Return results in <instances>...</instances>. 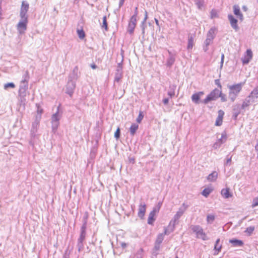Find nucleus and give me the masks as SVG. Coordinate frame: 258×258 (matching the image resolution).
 I'll return each mask as SVG.
<instances>
[{
	"label": "nucleus",
	"mask_w": 258,
	"mask_h": 258,
	"mask_svg": "<svg viewBox=\"0 0 258 258\" xmlns=\"http://www.w3.org/2000/svg\"><path fill=\"white\" fill-rule=\"evenodd\" d=\"M168 52L169 54V57L167 61V66L168 67H170L174 63L175 58L174 57V55L173 54H172L170 51H168Z\"/></svg>",
	"instance_id": "nucleus-23"
},
{
	"label": "nucleus",
	"mask_w": 258,
	"mask_h": 258,
	"mask_svg": "<svg viewBox=\"0 0 258 258\" xmlns=\"http://www.w3.org/2000/svg\"><path fill=\"white\" fill-rule=\"evenodd\" d=\"M41 119V116H36L35 120L32 123V128L31 130V136L32 138H35L39 128V122Z\"/></svg>",
	"instance_id": "nucleus-8"
},
{
	"label": "nucleus",
	"mask_w": 258,
	"mask_h": 258,
	"mask_svg": "<svg viewBox=\"0 0 258 258\" xmlns=\"http://www.w3.org/2000/svg\"><path fill=\"white\" fill-rule=\"evenodd\" d=\"M146 23H143V22H142L141 27L142 29V33L144 35L145 34V27H146Z\"/></svg>",
	"instance_id": "nucleus-56"
},
{
	"label": "nucleus",
	"mask_w": 258,
	"mask_h": 258,
	"mask_svg": "<svg viewBox=\"0 0 258 258\" xmlns=\"http://www.w3.org/2000/svg\"><path fill=\"white\" fill-rule=\"evenodd\" d=\"M229 242L232 243L233 246H242L243 245V242L241 240H238L236 239H232L229 240Z\"/></svg>",
	"instance_id": "nucleus-25"
},
{
	"label": "nucleus",
	"mask_w": 258,
	"mask_h": 258,
	"mask_svg": "<svg viewBox=\"0 0 258 258\" xmlns=\"http://www.w3.org/2000/svg\"><path fill=\"white\" fill-rule=\"evenodd\" d=\"M233 13L237 16H238L241 13L238 6L234 5L233 6Z\"/></svg>",
	"instance_id": "nucleus-36"
},
{
	"label": "nucleus",
	"mask_w": 258,
	"mask_h": 258,
	"mask_svg": "<svg viewBox=\"0 0 258 258\" xmlns=\"http://www.w3.org/2000/svg\"><path fill=\"white\" fill-rule=\"evenodd\" d=\"M226 139V134H222L221 135V138L217 140V141L213 145V147L215 149L219 148L221 145L225 141Z\"/></svg>",
	"instance_id": "nucleus-15"
},
{
	"label": "nucleus",
	"mask_w": 258,
	"mask_h": 258,
	"mask_svg": "<svg viewBox=\"0 0 258 258\" xmlns=\"http://www.w3.org/2000/svg\"><path fill=\"white\" fill-rule=\"evenodd\" d=\"M215 84L219 87L220 89L222 88V86L220 83L219 80L217 79L215 80Z\"/></svg>",
	"instance_id": "nucleus-60"
},
{
	"label": "nucleus",
	"mask_w": 258,
	"mask_h": 258,
	"mask_svg": "<svg viewBox=\"0 0 258 258\" xmlns=\"http://www.w3.org/2000/svg\"><path fill=\"white\" fill-rule=\"evenodd\" d=\"M218 177V173L216 171H213L207 177V180L211 182L215 181Z\"/></svg>",
	"instance_id": "nucleus-24"
},
{
	"label": "nucleus",
	"mask_w": 258,
	"mask_h": 258,
	"mask_svg": "<svg viewBox=\"0 0 258 258\" xmlns=\"http://www.w3.org/2000/svg\"><path fill=\"white\" fill-rule=\"evenodd\" d=\"M196 235L197 238H201L203 240H208L209 239V238L206 235V234L204 232L203 229Z\"/></svg>",
	"instance_id": "nucleus-27"
},
{
	"label": "nucleus",
	"mask_w": 258,
	"mask_h": 258,
	"mask_svg": "<svg viewBox=\"0 0 258 258\" xmlns=\"http://www.w3.org/2000/svg\"><path fill=\"white\" fill-rule=\"evenodd\" d=\"M220 241V238H218L216 241L215 245H214V250H215L214 255H217L218 253L221 251L222 248V244H219V242Z\"/></svg>",
	"instance_id": "nucleus-22"
},
{
	"label": "nucleus",
	"mask_w": 258,
	"mask_h": 258,
	"mask_svg": "<svg viewBox=\"0 0 258 258\" xmlns=\"http://www.w3.org/2000/svg\"><path fill=\"white\" fill-rule=\"evenodd\" d=\"M101 27L102 28H104L106 31L108 30L107 18L106 16H104L103 18V23L102 25H101Z\"/></svg>",
	"instance_id": "nucleus-39"
},
{
	"label": "nucleus",
	"mask_w": 258,
	"mask_h": 258,
	"mask_svg": "<svg viewBox=\"0 0 258 258\" xmlns=\"http://www.w3.org/2000/svg\"><path fill=\"white\" fill-rule=\"evenodd\" d=\"M43 112V109L42 108H39V107H38L37 109V115L36 116H39L40 115L41 116V114Z\"/></svg>",
	"instance_id": "nucleus-57"
},
{
	"label": "nucleus",
	"mask_w": 258,
	"mask_h": 258,
	"mask_svg": "<svg viewBox=\"0 0 258 258\" xmlns=\"http://www.w3.org/2000/svg\"><path fill=\"white\" fill-rule=\"evenodd\" d=\"M258 98V86H256L249 94V95L246 97L243 101L241 108L242 109H245L246 107L249 106L252 103L255 102Z\"/></svg>",
	"instance_id": "nucleus-3"
},
{
	"label": "nucleus",
	"mask_w": 258,
	"mask_h": 258,
	"mask_svg": "<svg viewBox=\"0 0 258 258\" xmlns=\"http://www.w3.org/2000/svg\"><path fill=\"white\" fill-rule=\"evenodd\" d=\"M77 71L78 68L76 67L74 69L73 73L70 75L67 84L66 85V93L70 96H72L76 88V83L74 80H76L78 79Z\"/></svg>",
	"instance_id": "nucleus-1"
},
{
	"label": "nucleus",
	"mask_w": 258,
	"mask_h": 258,
	"mask_svg": "<svg viewBox=\"0 0 258 258\" xmlns=\"http://www.w3.org/2000/svg\"><path fill=\"white\" fill-rule=\"evenodd\" d=\"M245 56L249 57V58L252 57V52L251 49H247L246 51V55Z\"/></svg>",
	"instance_id": "nucleus-53"
},
{
	"label": "nucleus",
	"mask_w": 258,
	"mask_h": 258,
	"mask_svg": "<svg viewBox=\"0 0 258 258\" xmlns=\"http://www.w3.org/2000/svg\"><path fill=\"white\" fill-rule=\"evenodd\" d=\"M218 16H217V12L215 10H212L211 12V18H216V17H217Z\"/></svg>",
	"instance_id": "nucleus-55"
},
{
	"label": "nucleus",
	"mask_w": 258,
	"mask_h": 258,
	"mask_svg": "<svg viewBox=\"0 0 258 258\" xmlns=\"http://www.w3.org/2000/svg\"><path fill=\"white\" fill-rule=\"evenodd\" d=\"M143 249H140L135 254L133 258H142Z\"/></svg>",
	"instance_id": "nucleus-49"
},
{
	"label": "nucleus",
	"mask_w": 258,
	"mask_h": 258,
	"mask_svg": "<svg viewBox=\"0 0 258 258\" xmlns=\"http://www.w3.org/2000/svg\"><path fill=\"white\" fill-rule=\"evenodd\" d=\"M251 59H252L251 58H249V57L245 55L244 57L243 58H242L241 59H242L243 64H246L249 62V61L251 60Z\"/></svg>",
	"instance_id": "nucleus-46"
},
{
	"label": "nucleus",
	"mask_w": 258,
	"mask_h": 258,
	"mask_svg": "<svg viewBox=\"0 0 258 258\" xmlns=\"http://www.w3.org/2000/svg\"><path fill=\"white\" fill-rule=\"evenodd\" d=\"M204 94V92L200 91L196 93H194L191 96V100L193 102L196 104H199L200 102H202V101H200V98Z\"/></svg>",
	"instance_id": "nucleus-10"
},
{
	"label": "nucleus",
	"mask_w": 258,
	"mask_h": 258,
	"mask_svg": "<svg viewBox=\"0 0 258 258\" xmlns=\"http://www.w3.org/2000/svg\"><path fill=\"white\" fill-rule=\"evenodd\" d=\"M59 106L57 108L56 112L53 114L51 118L52 132L53 133H55L57 128L59 125V120L61 117V114L59 112Z\"/></svg>",
	"instance_id": "nucleus-4"
},
{
	"label": "nucleus",
	"mask_w": 258,
	"mask_h": 258,
	"mask_svg": "<svg viewBox=\"0 0 258 258\" xmlns=\"http://www.w3.org/2000/svg\"><path fill=\"white\" fill-rule=\"evenodd\" d=\"M254 229V226H249L246 229L245 232L248 233V235H250L253 232Z\"/></svg>",
	"instance_id": "nucleus-45"
},
{
	"label": "nucleus",
	"mask_w": 258,
	"mask_h": 258,
	"mask_svg": "<svg viewBox=\"0 0 258 258\" xmlns=\"http://www.w3.org/2000/svg\"><path fill=\"white\" fill-rule=\"evenodd\" d=\"M160 247V244H158V243H155L154 249L156 251H158V250H159Z\"/></svg>",
	"instance_id": "nucleus-58"
},
{
	"label": "nucleus",
	"mask_w": 258,
	"mask_h": 258,
	"mask_svg": "<svg viewBox=\"0 0 258 258\" xmlns=\"http://www.w3.org/2000/svg\"><path fill=\"white\" fill-rule=\"evenodd\" d=\"M124 2V0H119V8H121L123 6Z\"/></svg>",
	"instance_id": "nucleus-64"
},
{
	"label": "nucleus",
	"mask_w": 258,
	"mask_h": 258,
	"mask_svg": "<svg viewBox=\"0 0 258 258\" xmlns=\"http://www.w3.org/2000/svg\"><path fill=\"white\" fill-rule=\"evenodd\" d=\"M212 190L210 188H205L202 192V194L203 196H204L205 197H208V196L210 195V194Z\"/></svg>",
	"instance_id": "nucleus-42"
},
{
	"label": "nucleus",
	"mask_w": 258,
	"mask_h": 258,
	"mask_svg": "<svg viewBox=\"0 0 258 258\" xmlns=\"http://www.w3.org/2000/svg\"><path fill=\"white\" fill-rule=\"evenodd\" d=\"M220 94H219V97L221 98V101L222 102H225L227 101V97L225 94L222 93V91L220 90Z\"/></svg>",
	"instance_id": "nucleus-48"
},
{
	"label": "nucleus",
	"mask_w": 258,
	"mask_h": 258,
	"mask_svg": "<svg viewBox=\"0 0 258 258\" xmlns=\"http://www.w3.org/2000/svg\"><path fill=\"white\" fill-rule=\"evenodd\" d=\"M176 86L174 85L170 86L169 89L168 91V95L172 98L175 95V90Z\"/></svg>",
	"instance_id": "nucleus-28"
},
{
	"label": "nucleus",
	"mask_w": 258,
	"mask_h": 258,
	"mask_svg": "<svg viewBox=\"0 0 258 258\" xmlns=\"http://www.w3.org/2000/svg\"><path fill=\"white\" fill-rule=\"evenodd\" d=\"M15 85L13 83H8L4 85V89L7 90L9 88H14Z\"/></svg>",
	"instance_id": "nucleus-47"
},
{
	"label": "nucleus",
	"mask_w": 258,
	"mask_h": 258,
	"mask_svg": "<svg viewBox=\"0 0 258 258\" xmlns=\"http://www.w3.org/2000/svg\"><path fill=\"white\" fill-rule=\"evenodd\" d=\"M143 117H144V116L142 114V112H140L138 115V117L137 118V121L138 122L140 123L141 121V120L143 119Z\"/></svg>",
	"instance_id": "nucleus-54"
},
{
	"label": "nucleus",
	"mask_w": 258,
	"mask_h": 258,
	"mask_svg": "<svg viewBox=\"0 0 258 258\" xmlns=\"http://www.w3.org/2000/svg\"><path fill=\"white\" fill-rule=\"evenodd\" d=\"M213 42V40L207 38L204 42L205 45L203 47V49L205 52H206L208 50L209 45Z\"/></svg>",
	"instance_id": "nucleus-30"
},
{
	"label": "nucleus",
	"mask_w": 258,
	"mask_h": 258,
	"mask_svg": "<svg viewBox=\"0 0 258 258\" xmlns=\"http://www.w3.org/2000/svg\"><path fill=\"white\" fill-rule=\"evenodd\" d=\"M215 216L213 215H208L207 216V221L208 223L211 224L215 220Z\"/></svg>",
	"instance_id": "nucleus-41"
},
{
	"label": "nucleus",
	"mask_w": 258,
	"mask_h": 258,
	"mask_svg": "<svg viewBox=\"0 0 258 258\" xmlns=\"http://www.w3.org/2000/svg\"><path fill=\"white\" fill-rule=\"evenodd\" d=\"M137 17L135 16H132L130 19V23L136 25Z\"/></svg>",
	"instance_id": "nucleus-51"
},
{
	"label": "nucleus",
	"mask_w": 258,
	"mask_h": 258,
	"mask_svg": "<svg viewBox=\"0 0 258 258\" xmlns=\"http://www.w3.org/2000/svg\"><path fill=\"white\" fill-rule=\"evenodd\" d=\"M26 95V94H24L22 95V94H19V100L21 102V104L25 105L26 101L25 98Z\"/></svg>",
	"instance_id": "nucleus-35"
},
{
	"label": "nucleus",
	"mask_w": 258,
	"mask_h": 258,
	"mask_svg": "<svg viewBox=\"0 0 258 258\" xmlns=\"http://www.w3.org/2000/svg\"><path fill=\"white\" fill-rule=\"evenodd\" d=\"M182 215L181 213H179L178 211L174 215L173 219L170 222V224H172V228L171 229V231H173L175 225L178 223V221Z\"/></svg>",
	"instance_id": "nucleus-14"
},
{
	"label": "nucleus",
	"mask_w": 258,
	"mask_h": 258,
	"mask_svg": "<svg viewBox=\"0 0 258 258\" xmlns=\"http://www.w3.org/2000/svg\"><path fill=\"white\" fill-rule=\"evenodd\" d=\"M220 90L218 89H215L207 96V97L203 100H202V103L204 104H208L210 101L216 100L219 97Z\"/></svg>",
	"instance_id": "nucleus-5"
},
{
	"label": "nucleus",
	"mask_w": 258,
	"mask_h": 258,
	"mask_svg": "<svg viewBox=\"0 0 258 258\" xmlns=\"http://www.w3.org/2000/svg\"><path fill=\"white\" fill-rule=\"evenodd\" d=\"M244 84V83H240L235 85H228L227 87L229 89L228 97L232 102L235 100L241 91Z\"/></svg>",
	"instance_id": "nucleus-2"
},
{
	"label": "nucleus",
	"mask_w": 258,
	"mask_h": 258,
	"mask_svg": "<svg viewBox=\"0 0 258 258\" xmlns=\"http://www.w3.org/2000/svg\"><path fill=\"white\" fill-rule=\"evenodd\" d=\"M221 194L225 199H228L232 196V195L230 193L229 188H224L222 189Z\"/></svg>",
	"instance_id": "nucleus-26"
},
{
	"label": "nucleus",
	"mask_w": 258,
	"mask_h": 258,
	"mask_svg": "<svg viewBox=\"0 0 258 258\" xmlns=\"http://www.w3.org/2000/svg\"><path fill=\"white\" fill-rule=\"evenodd\" d=\"M29 79V75L28 71H25L23 76V79L21 81L28 82Z\"/></svg>",
	"instance_id": "nucleus-40"
},
{
	"label": "nucleus",
	"mask_w": 258,
	"mask_h": 258,
	"mask_svg": "<svg viewBox=\"0 0 258 258\" xmlns=\"http://www.w3.org/2000/svg\"><path fill=\"white\" fill-rule=\"evenodd\" d=\"M160 207L157 210L156 208H154L153 210L150 213L148 219V223L150 225L153 224L155 219L154 218V216L155 215L156 212H158L159 210Z\"/></svg>",
	"instance_id": "nucleus-13"
},
{
	"label": "nucleus",
	"mask_w": 258,
	"mask_h": 258,
	"mask_svg": "<svg viewBox=\"0 0 258 258\" xmlns=\"http://www.w3.org/2000/svg\"><path fill=\"white\" fill-rule=\"evenodd\" d=\"M231 162V157H230V158H228L227 159V160H226V163H225V165H228L229 164H230Z\"/></svg>",
	"instance_id": "nucleus-59"
},
{
	"label": "nucleus",
	"mask_w": 258,
	"mask_h": 258,
	"mask_svg": "<svg viewBox=\"0 0 258 258\" xmlns=\"http://www.w3.org/2000/svg\"><path fill=\"white\" fill-rule=\"evenodd\" d=\"M120 135V130L119 127H118L116 131V132L114 133V137L118 139L119 138Z\"/></svg>",
	"instance_id": "nucleus-50"
},
{
	"label": "nucleus",
	"mask_w": 258,
	"mask_h": 258,
	"mask_svg": "<svg viewBox=\"0 0 258 258\" xmlns=\"http://www.w3.org/2000/svg\"><path fill=\"white\" fill-rule=\"evenodd\" d=\"M136 26V24L128 23L127 31L130 34H132L134 32Z\"/></svg>",
	"instance_id": "nucleus-38"
},
{
	"label": "nucleus",
	"mask_w": 258,
	"mask_h": 258,
	"mask_svg": "<svg viewBox=\"0 0 258 258\" xmlns=\"http://www.w3.org/2000/svg\"><path fill=\"white\" fill-rule=\"evenodd\" d=\"M29 4L25 1H23L20 10V17L28 18L27 12L29 10Z\"/></svg>",
	"instance_id": "nucleus-9"
},
{
	"label": "nucleus",
	"mask_w": 258,
	"mask_h": 258,
	"mask_svg": "<svg viewBox=\"0 0 258 258\" xmlns=\"http://www.w3.org/2000/svg\"><path fill=\"white\" fill-rule=\"evenodd\" d=\"M77 33H78L79 37L80 39H83L85 36V32L83 31V30H82H82L78 29L77 30Z\"/></svg>",
	"instance_id": "nucleus-44"
},
{
	"label": "nucleus",
	"mask_w": 258,
	"mask_h": 258,
	"mask_svg": "<svg viewBox=\"0 0 258 258\" xmlns=\"http://www.w3.org/2000/svg\"><path fill=\"white\" fill-rule=\"evenodd\" d=\"M169 102V98H164L163 100V103L164 105H167Z\"/></svg>",
	"instance_id": "nucleus-62"
},
{
	"label": "nucleus",
	"mask_w": 258,
	"mask_h": 258,
	"mask_svg": "<svg viewBox=\"0 0 258 258\" xmlns=\"http://www.w3.org/2000/svg\"><path fill=\"white\" fill-rule=\"evenodd\" d=\"M224 54L223 53L221 55V67L223 66V62H224Z\"/></svg>",
	"instance_id": "nucleus-61"
},
{
	"label": "nucleus",
	"mask_w": 258,
	"mask_h": 258,
	"mask_svg": "<svg viewBox=\"0 0 258 258\" xmlns=\"http://www.w3.org/2000/svg\"><path fill=\"white\" fill-rule=\"evenodd\" d=\"M122 77V70L116 69L114 81L119 82Z\"/></svg>",
	"instance_id": "nucleus-21"
},
{
	"label": "nucleus",
	"mask_w": 258,
	"mask_h": 258,
	"mask_svg": "<svg viewBox=\"0 0 258 258\" xmlns=\"http://www.w3.org/2000/svg\"><path fill=\"white\" fill-rule=\"evenodd\" d=\"M164 237L163 236V233H160L158 235L155 243L161 244L162 242Z\"/></svg>",
	"instance_id": "nucleus-34"
},
{
	"label": "nucleus",
	"mask_w": 258,
	"mask_h": 258,
	"mask_svg": "<svg viewBox=\"0 0 258 258\" xmlns=\"http://www.w3.org/2000/svg\"><path fill=\"white\" fill-rule=\"evenodd\" d=\"M228 18L232 28H233L236 31H238L239 30V27L237 25V20L232 15H229L228 16Z\"/></svg>",
	"instance_id": "nucleus-11"
},
{
	"label": "nucleus",
	"mask_w": 258,
	"mask_h": 258,
	"mask_svg": "<svg viewBox=\"0 0 258 258\" xmlns=\"http://www.w3.org/2000/svg\"><path fill=\"white\" fill-rule=\"evenodd\" d=\"M191 229L196 234L203 229L200 225H192Z\"/></svg>",
	"instance_id": "nucleus-31"
},
{
	"label": "nucleus",
	"mask_w": 258,
	"mask_h": 258,
	"mask_svg": "<svg viewBox=\"0 0 258 258\" xmlns=\"http://www.w3.org/2000/svg\"><path fill=\"white\" fill-rule=\"evenodd\" d=\"M139 125L137 124L136 123H133L130 128V134L132 136H134L137 130L138 129Z\"/></svg>",
	"instance_id": "nucleus-29"
},
{
	"label": "nucleus",
	"mask_w": 258,
	"mask_h": 258,
	"mask_svg": "<svg viewBox=\"0 0 258 258\" xmlns=\"http://www.w3.org/2000/svg\"><path fill=\"white\" fill-rule=\"evenodd\" d=\"M258 206V197L254 198L253 200L252 204V207L254 208Z\"/></svg>",
	"instance_id": "nucleus-52"
},
{
	"label": "nucleus",
	"mask_w": 258,
	"mask_h": 258,
	"mask_svg": "<svg viewBox=\"0 0 258 258\" xmlns=\"http://www.w3.org/2000/svg\"><path fill=\"white\" fill-rule=\"evenodd\" d=\"M233 118L234 119H236L238 115L240 113V106L239 104H236L233 106Z\"/></svg>",
	"instance_id": "nucleus-20"
},
{
	"label": "nucleus",
	"mask_w": 258,
	"mask_h": 258,
	"mask_svg": "<svg viewBox=\"0 0 258 258\" xmlns=\"http://www.w3.org/2000/svg\"><path fill=\"white\" fill-rule=\"evenodd\" d=\"M195 4L198 9L200 11L203 10L205 8V0H194Z\"/></svg>",
	"instance_id": "nucleus-19"
},
{
	"label": "nucleus",
	"mask_w": 258,
	"mask_h": 258,
	"mask_svg": "<svg viewBox=\"0 0 258 258\" xmlns=\"http://www.w3.org/2000/svg\"><path fill=\"white\" fill-rule=\"evenodd\" d=\"M147 18H148V14H147V11H145V17H144V20L143 21V23H146Z\"/></svg>",
	"instance_id": "nucleus-63"
},
{
	"label": "nucleus",
	"mask_w": 258,
	"mask_h": 258,
	"mask_svg": "<svg viewBox=\"0 0 258 258\" xmlns=\"http://www.w3.org/2000/svg\"><path fill=\"white\" fill-rule=\"evenodd\" d=\"M218 32L217 28L216 27H212L208 31L207 34V38H209L212 40L215 37L216 34Z\"/></svg>",
	"instance_id": "nucleus-16"
},
{
	"label": "nucleus",
	"mask_w": 258,
	"mask_h": 258,
	"mask_svg": "<svg viewBox=\"0 0 258 258\" xmlns=\"http://www.w3.org/2000/svg\"><path fill=\"white\" fill-rule=\"evenodd\" d=\"M86 227H82L81 228L80 235V237L78 240V244L77 247L78 248V250L80 251L84 247L83 241L85 239L86 235Z\"/></svg>",
	"instance_id": "nucleus-7"
},
{
	"label": "nucleus",
	"mask_w": 258,
	"mask_h": 258,
	"mask_svg": "<svg viewBox=\"0 0 258 258\" xmlns=\"http://www.w3.org/2000/svg\"><path fill=\"white\" fill-rule=\"evenodd\" d=\"M28 88V82L21 81L19 90V94H22V95L26 94V91L27 90Z\"/></svg>",
	"instance_id": "nucleus-12"
},
{
	"label": "nucleus",
	"mask_w": 258,
	"mask_h": 258,
	"mask_svg": "<svg viewBox=\"0 0 258 258\" xmlns=\"http://www.w3.org/2000/svg\"><path fill=\"white\" fill-rule=\"evenodd\" d=\"M172 228V224H169L168 229H167V228L164 229V233H163L164 237L165 235H168V234H169V233L170 232H172V231H171V229Z\"/></svg>",
	"instance_id": "nucleus-43"
},
{
	"label": "nucleus",
	"mask_w": 258,
	"mask_h": 258,
	"mask_svg": "<svg viewBox=\"0 0 258 258\" xmlns=\"http://www.w3.org/2000/svg\"><path fill=\"white\" fill-rule=\"evenodd\" d=\"M88 218V213L87 212H86L84 215L83 218V223L82 226V227H86L87 228Z\"/></svg>",
	"instance_id": "nucleus-33"
},
{
	"label": "nucleus",
	"mask_w": 258,
	"mask_h": 258,
	"mask_svg": "<svg viewBox=\"0 0 258 258\" xmlns=\"http://www.w3.org/2000/svg\"><path fill=\"white\" fill-rule=\"evenodd\" d=\"M194 45V38L192 37V36H188V44L187 48V49H191L192 48Z\"/></svg>",
	"instance_id": "nucleus-32"
},
{
	"label": "nucleus",
	"mask_w": 258,
	"mask_h": 258,
	"mask_svg": "<svg viewBox=\"0 0 258 258\" xmlns=\"http://www.w3.org/2000/svg\"><path fill=\"white\" fill-rule=\"evenodd\" d=\"M188 206L186 205L185 203H183L181 207L178 209V212L181 213L182 215L183 214L186 209L187 208Z\"/></svg>",
	"instance_id": "nucleus-37"
},
{
	"label": "nucleus",
	"mask_w": 258,
	"mask_h": 258,
	"mask_svg": "<svg viewBox=\"0 0 258 258\" xmlns=\"http://www.w3.org/2000/svg\"><path fill=\"white\" fill-rule=\"evenodd\" d=\"M224 112L222 110L218 111V115L215 122V125L220 126L222 123V120Z\"/></svg>",
	"instance_id": "nucleus-17"
},
{
	"label": "nucleus",
	"mask_w": 258,
	"mask_h": 258,
	"mask_svg": "<svg viewBox=\"0 0 258 258\" xmlns=\"http://www.w3.org/2000/svg\"><path fill=\"white\" fill-rule=\"evenodd\" d=\"M20 18V21L17 25V29L20 34H23L27 29V25L28 22V18Z\"/></svg>",
	"instance_id": "nucleus-6"
},
{
	"label": "nucleus",
	"mask_w": 258,
	"mask_h": 258,
	"mask_svg": "<svg viewBox=\"0 0 258 258\" xmlns=\"http://www.w3.org/2000/svg\"><path fill=\"white\" fill-rule=\"evenodd\" d=\"M146 210V206L145 204H140L139 208L138 216L141 218H143L145 215Z\"/></svg>",
	"instance_id": "nucleus-18"
}]
</instances>
